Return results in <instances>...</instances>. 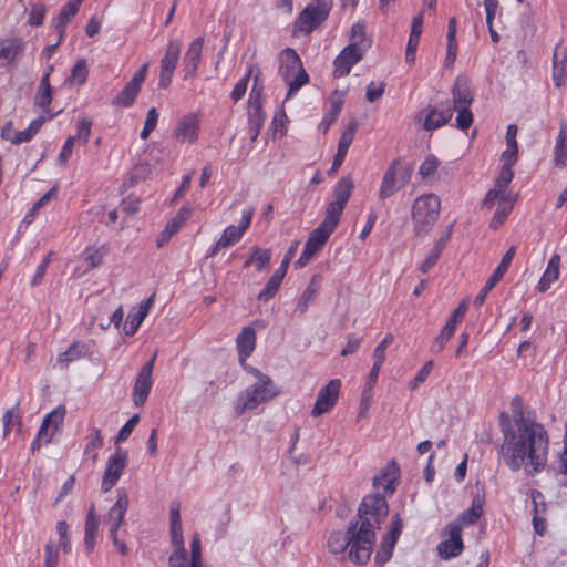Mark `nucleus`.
Wrapping results in <instances>:
<instances>
[{
	"label": "nucleus",
	"mask_w": 567,
	"mask_h": 567,
	"mask_svg": "<svg viewBox=\"0 0 567 567\" xmlns=\"http://www.w3.org/2000/svg\"><path fill=\"white\" fill-rule=\"evenodd\" d=\"M402 533V520L399 514L392 517L389 532L382 538L380 547L375 554V565L382 567L386 561L390 560L393 554L394 546Z\"/></svg>",
	"instance_id": "11"
},
{
	"label": "nucleus",
	"mask_w": 567,
	"mask_h": 567,
	"mask_svg": "<svg viewBox=\"0 0 567 567\" xmlns=\"http://www.w3.org/2000/svg\"><path fill=\"white\" fill-rule=\"evenodd\" d=\"M332 233L333 230L319 224L318 227L315 228L309 234V237L306 240L305 246L307 248H310V250L313 251L315 254H317L323 248Z\"/></svg>",
	"instance_id": "30"
},
{
	"label": "nucleus",
	"mask_w": 567,
	"mask_h": 567,
	"mask_svg": "<svg viewBox=\"0 0 567 567\" xmlns=\"http://www.w3.org/2000/svg\"><path fill=\"white\" fill-rule=\"evenodd\" d=\"M331 10V2L328 0H316L308 4L298 16L295 28L306 34L311 33L323 21L327 20Z\"/></svg>",
	"instance_id": "6"
},
{
	"label": "nucleus",
	"mask_w": 567,
	"mask_h": 567,
	"mask_svg": "<svg viewBox=\"0 0 567 567\" xmlns=\"http://www.w3.org/2000/svg\"><path fill=\"white\" fill-rule=\"evenodd\" d=\"M45 17V6L43 3H35L31 6L28 23L32 27H40Z\"/></svg>",
	"instance_id": "55"
},
{
	"label": "nucleus",
	"mask_w": 567,
	"mask_h": 567,
	"mask_svg": "<svg viewBox=\"0 0 567 567\" xmlns=\"http://www.w3.org/2000/svg\"><path fill=\"white\" fill-rule=\"evenodd\" d=\"M279 73L288 85L286 99H290L309 82V75L296 50L286 48L280 54Z\"/></svg>",
	"instance_id": "4"
},
{
	"label": "nucleus",
	"mask_w": 567,
	"mask_h": 567,
	"mask_svg": "<svg viewBox=\"0 0 567 567\" xmlns=\"http://www.w3.org/2000/svg\"><path fill=\"white\" fill-rule=\"evenodd\" d=\"M281 282L282 281H280L271 276L270 279L265 285V287L258 293V299L261 301H268L271 298H274L276 296V293L278 292V290L281 286Z\"/></svg>",
	"instance_id": "50"
},
{
	"label": "nucleus",
	"mask_w": 567,
	"mask_h": 567,
	"mask_svg": "<svg viewBox=\"0 0 567 567\" xmlns=\"http://www.w3.org/2000/svg\"><path fill=\"white\" fill-rule=\"evenodd\" d=\"M265 116L260 107H256L254 112H249V134L251 142L258 138L260 128L264 125Z\"/></svg>",
	"instance_id": "45"
},
{
	"label": "nucleus",
	"mask_w": 567,
	"mask_h": 567,
	"mask_svg": "<svg viewBox=\"0 0 567 567\" xmlns=\"http://www.w3.org/2000/svg\"><path fill=\"white\" fill-rule=\"evenodd\" d=\"M399 467L394 461L373 478V485L382 488L385 493L392 494L395 491V481L399 476Z\"/></svg>",
	"instance_id": "24"
},
{
	"label": "nucleus",
	"mask_w": 567,
	"mask_h": 567,
	"mask_svg": "<svg viewBox=\"0 0 567 567\" xmlns=\"http://www.w3.org/2000/svg\"><path fill=\"white\" fill-rule=\"evenodd\" d=\"M439 167V161L434 155H429L425 157V159L422 162L419 174L423 179H426L434 175Z\"/></svg>",
	"instance_id": "54"
},
{
	"label": "nucleus",
	"mask_w": 567,
	"mask_h": 567,
	"mask_svg": "<svg viewBox=\"0 0 567 567\" xmlns=\"http://www.w3.org/2000/svg\"><path fill=\"white\" fill-rule=\"evenodd\" d=\"M21 399H18L16 404L6 410L2 415L3 423V437H6L12 430H16L18 433L22 430V415L20 412Z\"/></svg>",
	"instance_id": "26"
},
{
	"label": "nucleus",
	"mask_w": 567,
	"mask_h": 567,
	"mask_svg": "<svg viewBox=\"0 0 567 567\" xmlns=\"http://www.w3.org/2000/svg\"><path fill=\"white\" fill-rule=\"evenodd\" d=\"M56 195V188L55 187H52L51 189H49L45 194H43L39 200H37L33 206L31 207V209L28 212V214L24 216L23 218V223H25L27 225H30L35 216L38 215L39 210L45 206L53 197H55Z\"/></svg>",
	"instance_id": "38"
},
{
	"label": "nucleus",
	"mask_w": 567,
	"mask_h": 567,
	"mask_svg": "<svg viewBox=\"0 0 567 567\" xmlns=\"http://www.w3.org/2000/svg\"><path fill=\"white\" fill-rule=\"evenodd\" d=\"M364 52V48H359L357 44L344 47L333 61V76L343 78L348 75L352 66L362 60Z\"/></svg>",
	"instance_id": "13"
},
{
	"label": "nucleus",
	"mask_w": 567,
	"mask_h": 567,
	"mask_svg": "<svg viewBox=\"0 0 567 567\" xmlns=\"http://www.w3.org/2000/svg\"><path fill=\"white\" fill-rule=\"evenodd\" d=\"M279 394L276 385L274 384L270 377H262V380L257 381L240 394L243 401L240 408L238 406V413H243L246 410H254L259 404L272 400Z\"/></svg>",
	"instance_id": "5"
},
{
	"label": "nucleus",
	"mask_w": 567,
	"mask_h": 567,
	"mask_svg": "<svg viewBox=\"0 0 567 567\" xmlns=\"http://www.w3.org/2000/svg\"><path fill=\"white\" fill-rule=\"evenodd\" d=\"M349 44H357L359 48H364V51L370 48V40L367 38L364 24L357 22L351 28V37Z\"/></svg>",
	"instance_id": "42"
},
{
	"label": "nucleus",
	"mask_w": 567,
	"mask_h": 567,
	"mask_svg": "<svg viewBox=\"0 0 567 567\" xmlns=\"http://www.w3.org/2000/svg\"><path fill=\"white\" fill-rule=\"evenodd\" d=\"M340 388L341 381L339 379H332L327 385L321 388L311 411V415L317 417L330 411L337 403Z\"/></svg>",
	"instance_id": "15"
},
{
	"label": "nucleus",
	"mask_w": 567,
	"mask_h": 567,
	"mask_svg": "<svg viewBox=\"0 0 567 567\" xmlns=\"http://www.w3.org/2000/svg\"><path fill=\"white\" fill-rule=\"evenodd\" d=\"M553 80L557 87L567 82V50L557 45L553 56Z\"/></svg>",
	"instance_id": "23"
},
{
	"label": "nucleus",
	"mask_w": 567,
	"mask_h": 567,
	"mask_svg": "<svg viewBox=\"0 0 567 567\" xmlns=\"http://www.w3.org/2000/svg\"><path fill=\"white\" fill-rule=\"evenodd\" d=\"M145 310H131L127 315L125 324H124V332L126 336H133L137 329L140 328L141 323L145 319Z\"/></svg>",
	"instance_id": "41"
},
{
	"label": "nucleus",
	"mask_w": 567,
	"mask_h": 567,
	"mask_svg": "<svg viewBox=\"0 0 567 567\" xmlns=\"http://www.w3.org/2000/svg\"><path fill=\"white\" fill-rule=\"evenodd\" d=\"M130 505L128 495L123 489H117V499L107 513L109 520L124 522Z\"/></svg>",
	"instance_id": "34"
},
{
	"label": "nucleus",
	"mask_w": 567,
	"mask_h": 567,
	"mask_svg": "<svg viewBox=\"0 0 567 567\" xmlns=\"http://www.w3.org/2000/svg\"><path fill=\"white\" fill-rule=\"evenodd\" d=\"M546 468L548 471L555 472L556 474L567 475V450H561L558 453L557 465H555V464H551L549 466L547 465Z\"/></svg>",
	"instance_id": "64"
},
{
	"label": "nucleus",
	"mask_w": 567,
	"mask_h": 567,
	"mask_svg": "<svg viewBox=\"0 0 567 567\" xmlns=\"http://www.w3.org/2000/svg\"><path fill=\"white\" fill-rule=\"evenodd\" d=\"M128 463V452L121 447H116L106 462V467L103 474L101 489L103 493L109 492L118 482L123 471Z\"/></svg>",
	"instance_id": "7"
},
{
	"label": "nucleus",
	"mask_w": 567,
	"mask_h": 567,
	"mask_svg": "<svg viewBox=\"0 0 567 567\" xmlns=\"http://www.w3.org/2000/svg\"><path fill=\"white\" fill-rule=\"evenodd\" d=\"M24 51V42L22 39H10L4 40L0 48V60H4L7 63L14 61Z\"/></svg>",
	"instance_id": "33"
},
{
	"label": "nucleus",
	"mask_w": 567,
	"mask_h": 567,
	"mask_svg": "<svg viewBox=\"0 0 567 567\" xmlns=\"http://www.w3.org/2000/svg\"><path fill=\"white\" fill-rule=\"evenodd\" d=\"M316 296V288L312 286V282L308 285V287L303 290L297 307L296 311L299 313H305L308 309L309 302H311L315 299Z\"/></svg>",
	"instance_id": "58"
},
{
	"label": "nucleus",
	"mask_w": 567,
	"mask_h": 567,
	"mask_svg": "<svg viewBox=\"0 0 567 567\" xmlns=\"http://www.w3.org/2000/svg\"><path fill=\"white\" fill-rule=\"evenodd\" d=\"M239 363L245 364L256 347V331L251 327H245L236 338Z\"/></svg>",
	"instance_id": "22"
},
{
	"label": "nucleus",
	"mask_w": 567,
	"mask_h": 567,
	"mask_svg": "<svg viewBox=\"0 0 567 567\" xmlns=\"http://www.w3.org/2000/svg\"><path fill=\"white\" fill-rule=\"evenodd\" d=\"M484 504L485 496L476 494L472 499L471 507L464 511L454 522H460L461 526L475 524L483 514Z\"/></svg>",
	"instance_id": "27"
},
{
	"label": "nucleus",
	"mask_w": 567,
	"mask_h": 567,
	"mask_svg": "<svg viewBox=\"0 0 567 567\" xmlns=\"http://www.w3.org/2000/svg\"><path fill=\"white\" fill-rule=\"evenodd\" d=\"M514 172L512 167H508V165H503L496 178L495 188H497L501 193H505V189L512 182Z\"/></svg>",
	"instance_id": "56"
},
{
	"label": "nucleus",
	"mask_w": 567,
	"mask_h": 567,
	"mask_svg": "<svg viewBox=\"0 0 567 567\" xmlns=\"http://www.w3.org/2000/svg\"><path fill=\"white\" fill-rule=\"evenodd\" d=\"M357 127L358 124L354 120L348 124V127L342 132L339 138L338 152L347 154L351 143L353 142Z\"/></svg>",
	"instance_id": "46"
},
{
	"label": "nucleus",
	"mask_w": 567,
	"mask_h": 567,
	"mask_svg": "<svg viewBox=\"0 0 567 567\" xmlns=\"http://www.w3.org/2000/svg\"><path fill=\"white\" fill-rule=\"evenodd\" d=\"M53 256V252L50 251L43 259L42 261L40 262V265L38 266L37 270H35V274L33 275L30 284L32 287H37L41 284L45 272H47V269H48V266L49 264L51 262V258Z\"/></svg>",
	"instance_id": "61"
},
{
	"label": "nucleus",
	"mask_w": 567,
	"mask_h": 567,
	"mask_svg": "<svg viewBox=\"0 0 567 567\" xmlns=\"http://www.w3.org/2000/svg\"><path fill=\"white\" fill-rule=\"evenodd\" d=\"M511 409L513 412V419H511V425L518 427L522 424H528V423L536 422L533 419L525 417L524 412H523V401L518 395L513 398V400L511 402Z\"/></svg>",
	"instance_id": "39"
},
{
	"label": "nucleus",
	"mask_w": 567,
	"mask_h": 567,
	"mask_svg": "<svg viewBox=\"0 0 567 567\" xmlns=\"http://www.w3.org/2000/svg\"><path fill=\"white\" fill-rule=\"evenodd\" d=\"M199 120L195 114H187L181 118L174 130V136L182 141L194 143L198 137Z\"/></svg>",
	"instance_id": "19"
},
{
	"label": "nucleus",
	"mask_w": 567,
	"mask_h": 567,
	"mask_svg": "<svg viewBox=\"0 0 567 567\" xmlns=\"http://www.w3.org/2000/svg\"><path fill=\"white\" fill-rule=\"evenodd\" d=\"M158 112L155 107H151L146 114L144 127L140 134L142 140H146L150 134L155 130L158 121Z\"/></svg>",
	"instance_id": "52"
},
{
	"label": "nucleus",
	"mask_w": 567,
	"mask_h": 567,
	"mask_svg": "<svg viewBox=\"0 0 567 567\" xmlns=\"http://www.w3.org/2000/svg\"><path fill=\"white\" fill-rule=\"evenodd\" d=\"M513 209V203L499 204L491 220V228L498 229Z\"/></svg>",
	"instance_id": "51"
},
{
	"label": "nucleus",
	"mask_w": 567,
	"mask_h": 567,
	"mask_svg": "<svg viewBox=\"0 0 567 567\" xmlns=\"http://www.w3.org/2000/svg\"><path fill=\"white\" fill-rule=\"evenodd\" d=\"M254 212V207H248L243 210L239 226L230 225L226 227L221 237L218 239V246L229 247L239 241L250 226Z\"/></svg>",
	"instance_id": "16"
},
{
	"label": "nucleus",
	"mask_w": 567,
	"mask_h": 567,
	"mask_svg": "<svg viewBox=\"0 0 567 567\" xmlns=\"http://www.w3.org/2000/svg\"><path fill=\"white\" fill-rule=\"evenodd\" d=\"M441 208V200L434 194L417 197L412 205V220L417 237L427 235L434 227Z\"/></svg>",
	"instance_id": "3"
},
{
	"label": "nucleus",
	"mask_w": 567,
	"mask_h": 567,
	"mask_svg": "<svg viewBox=\"0 0 567 567\" xmlns=\"http://www.w3.org/2000/svg\"><path fill=\"white\" fill-rule=\"evenodd\" d=\"M140 421V415L135 414L133 415L118 431L115 443L124 442L128 439L135 426L137 425Z\"/></svg>",
	"instance_id": "60"
},
{
	"label": "nucleus",
	"mask_w": 567,
	"mask_h": 567,
	"mask_svg": "<svg viewBox=\"0 0 567 567\" xmlns=\"http://www.w3.org/2000/svg\"><path fill=\"white\" fill-rule=\"evenodd\" d=\"M87 65L84 59L79 60L71 70L70 76L65 80V83L70 84H83L87 79Z\"/></svg>",
	"instance_id": "43"
},
{
	"label": "nucleus",
	"mask_w": 567,
	"mask_h": 567,
	"mask_svg": "<svg viewBox=\"0 0 567 567\" xmlns=\"http://www.w3.org/2000/svg\"><path fill=\"white\" fill-rule=\"evenodd\" d=\"M156 360V353L142 367L133 388V401L136 406L145 404L152 389V373Z\"/></svg>",
	"instance_id": "12"
},
{
	"label": "nucleus",
	"mask_w": 567,
	"mask_h": 567,
	"mask_svg": "<svg viewBox=\"0 0 567 567\" xmlns=\"http://www.w3.org/2000/svg\"><path fill=\"white\" fill-rule=\"evenodd\" d=\"M454 109L447 103L445 107L440 106L430 107L424 118L423 128L425 131H434L445 125L453 116Z\"/></svg>",
	"instance_id": "20"
},
{
	"label": "nucleus",
	"mask_w": 567,
	"mask_h": 567,
	"mask_svg": "<svg viewBox=\"0 0 567 567\" xmlns=\"http://www.w3.org/2000/svg\"><path fill=\"white\" fill-rule=\"evenodd\" d=\"M59 564V547L49 543L45 545V559L44 567H58Z\"/></svg>",
	"instance_id": "63"
},
{
	"label": "nucleus",
	"mask_w": 567,
	"mask_h": 567,
	"mask_svg": "<svg viewBox=\"0 0 567 567\" xmlns=\"http://www.w3.org/2000/svg\"><path fill=\"white\" fill-rule=\"evenodd\" d=\"M89 353V347L83 342L72 343L64 352L60 353L56 363L65 369L70 363L86 357Z\"/></svg>",
	"instance_id": "28"
},
{
	"label": "nucleus",
	"mask_w": 567,
	"mask_h": 567,
	"mask_svg": "<svg viewBox=\"0 0 567 567\" xmlns=\"http://www.w3.org/2000/svg\"><path fill=\"white\" fill-rule=\"evenodd\" d=\"M64 416V406H58L48 413L41 423L37 436L41 437L44 443L51 442L54 432L58 431L59 426L63 423Z\"/></svg>",
	"instance_id": "17"
},
{
	"label": "nucleus",
	"mask_w": 567,
	"mask_h": 567,
	"mask_svg": "<svg viewBox=\"0 0 567 567\" xmlns=\"http://www.w3.org/2000/svg\"><path fill=\"white\" fill-rule=\"evenodd\" d=\"M188 560V553L185 549V546L177 547L174 549L173 554L168 558V565L169 567H197L196 564L193 563V559L190 558V561Z\"/></svg>",
	"instance_id": "44"
},
{
	"label": "nucleus",
	"mask_w": 567,
	"mask_h": 567,
	"mask_svg": "<svg viewBox=\"0 0 567 567\" xmlns=\"http://www.w3.org/2000/svg\"><path fill=\"white\" fill-rule=\"evenodd\" d=\"M559 265H560V257L559 255H554L547 265V268L545 272L543 274L537 289L540 292H545L550 288V285L558 280L559 277Z\"/></svg>",
	"instance_id": "29"
},
{
	"label": "nucleus",
	"mask_w": 567,
	"mask_h": 567,
	"mask_svg": "<svg viewBox=\"0 0 567 567\" xmlns=\"http://www.w3.org/2000/svg\"><path fill=\"white\" fill-rule=\"evenodd\" d=\"M52 101V89H38L34 96V105L47 111Z\"/></svg>",
	"instance_id": "62"
},
{
	"label": "nucleus",
	"mask_w": 567,
	"mask_h": 567,
	"mask_svg": "<svg viewBox=\"0 0 567 567\" xmlns=\"http://www.w3.org/2000/svg\"><path fill=\"white\" fill-rule=\"evenodd\" d=\"M182 43L179 40H171L164 56L161 60V70L174 72L181 55Z\"/></svg>",
	"instance_id": "31"
},
{
	"label": "nucleus",
	"mask_w": 567,
	"mask_h": 567,
	"mask_svg": "<svg viewBox=\"0 0 567 567\" xmlns=\"http://www.w3.org/2000/svg\"><path fill=\"white\" fill-rule=\"evenodd\" d=\"M567 138V134L561 128L555 146V161L558 166H566L567 165V151L565 148V141Z\"/></svg>",
	"instance_id": "48"
},
{
	"label": "nucleus",
	"mask_w": 567,
	"mask_h": 567,
	"mask_svg": "<svg viewBox=\"0 0 567 567\" xmlns=\"http://www.w3.org/2000/svg\"><path fill=\"white\" fill-rule=\"evenodd\" d=\"M399 161H393L388 169L385 171L380 190H379V199L384 200L391 196H393L396 192H399L405 184L409 183L411 177V169H405L399 176Z\"/></svg>",
	"instance_id": "8"
},
{
	"label": "nucleus",
	"mask_w": 567,
	"mask_h": 567,
	"mask_svg": "<svg viewBox=\"0 0 567 567\" xmlns=\"http://www.w3.org/2000/svg\"><path fill=\"white\" fill-rule=\"evenodd\" d=\"M344 205L332 200L328 205L324 219L320 224L334 231L339 225L340 217L344 210Z\"/></svg>",
	"instance_id": "36"
},
{
	"label": "nucleus",
	"mask_w": 567,
	"mask_h": 567,
	"mask_svg": "<svg viewBox=\"0 0 567 567\" xmlns=\"http://www.w3.org/2000/svg\"><path fill=\"white\" fill-rule=\"evenodd\" d=\"M104 444L101 430L100 429H92L90 435L87 436V443L85 446V454H90L91 452H94L97 449H101Z\"/></svg>",
	"instance_id": "59"
},
{
	"label": "nucleus",
	"mask_w": 567,
	"mask_h": 567,
	"mask_svg": "<svg viewBox=\"0 0 567 567\" xmlns=\"http://www.w3.org/2000/svg\"><path fill=\"white\" fill-rule=\"evenodd\" d=\"M423 14L420 12L412 20L411 33L406 45L417 47L422 34Z\"/></svg>",
	"instance_id": "49"
},
{
	"label": "nucleus",
	"mask_w": 567,
	"mask_h": 567,
	"mask_svg": "<svg viewBox=\"0 0 567 567\" xmlns=\"http://www.w3.org/2000/svg\"><path fill=\"white\" fill-rule=\"evenodd\" d=\"M329 102L330 109L324 114L320 123V127L322 128L323 132H327L329 127L337 121L344 103V93L334 90L329 97Z\"/></svg>",
	"instance_id": "25"
},
{
	"label": "nucleus",
	"mask_w": 567,
	"mask_h": 567,
	"mask_svg": "<svg viewBox=\"0 0 567 567\" xmlns=\"http://www.w3.org/2000/svg\"><path fill=\"white\" fill-rule=\"evenodd\" d=\"M453 106L452 109L470 106L474 99V92L471 81L465 75H458L452 87Z\"/></svg>",
	"instance_id": "18"
},
{
	"label": "nucleus",
	"mask_w": 567,
	"mask_h": 567,
	"mask_svg": "<svg viewBox=\"0 0 567 567\" xmlns=\"http://www.w3.org/2000/svg\"><path fill=\"white\" fill-rule=\"evenodd\" d=\"M455 330L456 329L453 328L452 322H446L445 326L442 328L440 334L432 343L431 351L434 353H440L445 348L450 339L453 337Z\"/></svg>",
	"instance_id": "40"
},
{
	"label": "nucleus",
	"mask_w": 567,
	"mask_h": 567,
	"mask_svg": "<svg viewBox=\"0 0 567 567\" xmlns=\"http://www.w3.org/2000/svg\"><path fill=\"white\" fill-rule=\"evenodd\" d=\"M499 429L503 443L498 455L512 471L525 468L528 474H537L546 470L549 455V434L539 422L511 425L507 413L499 414Z\"/></svg>",
	"instance_id": "1"
},
{
	"label": "nucleus",
	"mask_w": 567,
	"mask_h": 567,
	"mask_svg": "<svg viewBox=\"0 0 567 567\" xmlns=\"http://www.w3.org/2000/svg\"><path fill=\"white\" fill-rule=\"evenodd\" d=\"M271 260L270 249H261L257 246L250 248V255L244 264V268H248L251 265L256 266L257 271L266 269Z\"/></svg>",
	"instance_id": "32"
},
{
	"label": "nucleus",
	"mask_w": 567,
	"mask_h": 567,
	"mask_svg": "<svg viewBox=\"0 0 567 567\" xmlns=\"http://www.w3.org/2000/svg\"><path fill=\"white\" fill-rule=\"evenodd\" d=\"M353 187V181L350 176L341 177L333 190V202H337L346 206L349 198L351 197Z\"/></svg>",
	"instance_id": "35"
},
{
	"label": "nucleus",
	"mask_w": 567,
	"mask_h": 567,
	"mask_svg": "<svg viewBox=\"0 0 567 567\" xmlns=\"http://www.w3.org/2000/svg\"><path fill=\"white\" fill-rule=\"evenodd\" d=\"M461 533L460 522H451L446 525L443 535H447L449 538L437 545V553L442 559L447 560L461 555L464 548Z\"/></svg>",
	"instance_id": "9"
},
{
	"label": "nucleus",
	"mask_w": 567,
	"mask_h": 567,
	"mask_svg": "<svg viewBox=\"0 0 567 567\" xmlns=\"http://www.w3.org/2000/svg\"><path fill=\"white\" fill-rule=\"evenodd\" d=\"M92 121L87 117H81L78 121V132L75 136V141L81 142L82 144H86L89 142V137L91 135Z\"/></svg>",
	"instance_id": "57"
},
{
	"label": "nucleus",
	"mask_w": 567,
	"mask_h": 567,
	"mask_svg": "<svg viewBox=\"0 0 567 567\" xmlns=\"http://www.w3.org/2000/svg\"><path fill=\"white\" fill-rule=\"evenodd\" d=\"M454 111H457L456 126L462 131H466L473 123V114L470 106L456 107Z\"/></svg>",
	"instance_id": "53"
},
{
	"label": "nucleus",
	"mask_w": 567,
	"mask_h": 567,
	"mask_svg": "<svg viewBox=\"0 0 567 567\" xmlns=\"http://www.w3.org/2000/svg\"><path fill=\"white\" fill-rule=\"evenodd\" d=\"M203 45L204 38L202 37L194 39L189 44L183 59L185 79L193 78L196 74L202 58Z\"/></svg>",
	"instance_id": "21"
},
{
	"label": "nucleus",
	"mask_w": 567,
	"mask_h": 567,
	"mask_svg": "<svg viewBox=\"0 0 567 567\" xmlns=\"http://www.w3.org/2000/svg\"><path fill=\"white\" fill-rule=\"evenodd\" d=\"M542 498L543 495L538 491H534L532 494L533 504H534V516H533V527L536 534L544 535L546 530V520L538 516V503L537 498Z\"/></svg>",
	"instance_id": "47"
},
{
	"label": "nucleus",
	"mask_w": 567,
	"mask_h": 567,
	"mask_svg": "<svg viewBox=\"0 0 567 567\" xmlns=\"http://www.w3.org/2000/svg\"><path fill=\"white\" fill-rule=\"evenodd\" d=\"M516 247L512 246L502 257V260L499 265L496 267L494 272L491 275V277L485 282L484 287L481 289V291L477 293V296L474 299V306L481 307L488 292L496 286V284L503 278V276L508 270L511 262L515 256Z\"/></svg>",
	"instance_id": "14"
},
{
	"label": "nucleus",
	"mask_w": 567,
	"mask_h": 567,
	"mask_svg": "<svg viewBox=\"0 0 567 567\" xmlns=\"http://www.w3.org/2000/svg\"><path fill=\"white\" fill-rule=\"evenodd\" d=\"M81 7V0H70L60 10L59 16L53 22L60 23V25H68L74 16L78 13Z\"/></svg>",
	"instance_id": "37"
},
{
	"label": "nucleus",
	"mask_w": 567,
	"mask_h": 567,
	"mask_svg": "<svg viewBox=\"0 0 567 567\" xmlns=\"http://www.w3.org/2000/svg\"><path fill=\"white\" fill-rule=\"evenodd\" d=\"M148 64L144 63L125 84L124 89L113 99L112 104L122 107H130L141 91L142 83L147 75Z\"/></svg>",
	"instance_id": "10"
},
{
	"label": "nucleus",
	"mask_w": 567,
	"mask_h": 567,
	"mask_svg": "<svg viewBox=\"0 0 567 567\" xmlns=\"http://www.w3.org/2000/svg\"><path fill=\"white\" fill-rule=\"evenodd\" d=\"M388 513L389 506L383 495L364 496L346 533L334 530L329 535V550L341 554L349 548V559L357 565H365L370 560L375 543V530L380 528Z\"/></svg>",
	"instance_id": "2"
}]
</instances>
